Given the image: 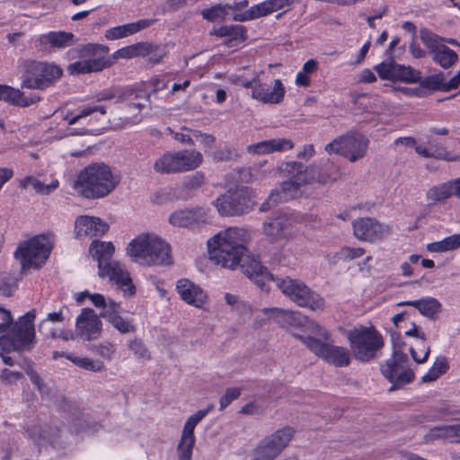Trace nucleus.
<instances>
[{
  "label": "nucleus",
  "instance_id": "obj_1",
  "mask_svg": "<svg viewBox=\"0 0 460 460\" xmlns=\"http://www.w3.org/2000/svg\"><path fill=\"white\" fill-rule=\"evenodd\" d=\"M250 240L247 230L228 227L208 241L210 260L224 268H240L261 290L269 291V282L274 275L266 267L249 255L246 243Z\"/></svg>",
  "mask_w": 460,
  "mask_h": 460
},
{
  "label": "nucleus",
  "instance_id": "obj_2",
  "mask_svg": "<svg viewBox=\"0 0 460 460\" xmlns=\"http://www.w3.org/2000/svg\"><path fill=\"white\" fill-rule=\"evenodd\" d=\"M119 182L108 164L93 163L79 172L74 188L84 198L102 199L108 196Z\"/></svg>",
  "mask_w": 460,
  "mask_h": 460
},
{
  "label": "nucleus",
  "instance_id": "obj_3",
  "mask_svg": "<svg viewBox=\"0 0 460 460\" xmlns=\"http://www.w3.org/2000/svg\"><path fill=\"white\" fill-rule=\"evenodd\" d=\"M93 258L98 261V274L101 278H108L122 290L124 296L135 294V286L129 273L114 261H111L115 248L111 242L93 241L89 248Z\"/></svg>",
  "mask_w": 460,
  "mask_h": 460
},
{
  "label": "nucleus",
  "instance_id": "obj_4",
  "mask_svg": "<svg viewBox=\"0 0 460 460\" xmlns=\"http://www.w3.org/2000/svg\"><path fill=\"white\" fill-rule=\"evenodd\" d=\"M132 261L141 265L162 266L172 262L169 244L154 234H142L127 247Z\"/></svg>",
  "mask_w": 460,
  "mask_h": 460
},
{
  "label": "nucleus",
  "instance_id": "obj_5",
  "mask_svg": "<svg viewBox=\"0 0 460 460\" xmlns=\"http://www.w3.org/2000/svg\"><path fill=\"white\" fill-rule=\"evenodd\" d=\"M149 93L142 89L111 87L98 93L95 96L97 102L114 100L115 103H122L123 109L130 112L119 118V122L115 123L117 127H123L128 124H137L142 120L141 110L145 102H149Z\"/></svg>",
  "mask_w": 460,
  "mask_h": 460
},
{
  "label": "nucleus",
  "instance_id": "obj_6",
  "mask_svg": "<svg viewBox=\"0 0 460 460\" xmlns=\"http://www.w3.org/2000/svg\"><path fill=\"white\" fill-rule=\"evenodd\" d=\"M276 287L291 301L302 307L312 310H323L324 308L323 298L312 291L303 281L289 277L279 278L275 276L273 280Z\"/></svg>",
  "mask_w": 460,
  "mask_h": 460
},
{
  "label": "nucleus",
  "instance_id": "obj_7",
  "mask_svg": "<svg viewBox=\"0 0 460 460\" xmlns=\"http://www.w3.org/2000/svg\"><path fill=\"white\" fill-rule=\"evenodd\" d=\"M347 338L354 357L360 361L374 358L384 346L382 335L374 328L360 326L349 331Z\"/></svg>",
  "mask_w": 460,
  "mask_h": 460
},
{
  "label": "nucleus",
  "instance_id": "obj_8",
  "mask_svg": "<svg viewBox=\"0 0 460 460\" xmlns=\"http://www.w3.org/2000/svg\"><path fill=\"white\" fill-rule=\"evenodd\" d=\"M34 319V310L22 316L8 332L7 339L2 340L1 350L7 352L30 350L35 338Z\"/></svg>",
  "mask_w": 460,
  "mask_h": 460
},
{
  "label": "nucleus",
  "instance_id": "obj_9",
  "mask_svg": "<svg viewBox=\"0 0 460 460\" xmlns=\"http://www.w3.org/2000/svg\"><path fill=\"white\" fill-rule=\"evenodd\" d=\"M381 372L392 384L389 388L390 392L403 387L415 378L413 370L409 367L407 354L401 350L397 343H394V351H393L391 358L381 366Z\"/></svg>",
  "mask_w": 460,
  "mask_h": 460
},
{
  "label": "nucleus",
  "instance_id": "obj_10",
  "mask_svg": "<svg viewBox=\"0 0 460 460\" xmlns=\"http://www.w3.org/2000/svg\"><path fill=\"white\" fill-rule=\"evenodd\" d=\"M368 145L369 140L363 134L349 132L327 144L324 149L329 155H340L355 163L367 155Z\"/></svg>",
  "mask_w": 460,
  "mask_h": 460
},
{
  "label": "nucleus",
  "instance_id": "obj_11",
  "mask_svg": "<svg viewBox=\"0 0 460 460\" xmlns=\"http://www.w3.org/2000/svg\"><path fill=\"white\" fill-rule=\"evenodd\" d=\"M294 337L303 342L306 348L318 358L336 367H345L350 364L349 350L341 346L323 342L312 336L294 334Z\"/></svg>",
  "mask_w": 460,
  "mask_h": 460
},
{
  "label": "nucleus",
  "instance_id": "obj_12",
  "mask_svg": "<svg viewBox=\"0 0 460 460\" xmlns=\"http://www.w3.org/2000/svg\"><path fill=\"white\" fill-rule=\"evenodd\" d=\"M22 66L24 79L22 86L29 89H44L62 74L58 66L45 62L25 60Z\"/></svg>",
  "mask_w": 460,
  "mask_h": 460
},
{
  "label": "nucleus",
  "instance_id": "obj_13",
  "mask_svg": "<svg viewBox=\"0 0 460 460\" xmlns=\"http://www.w3.org/2000/svg\"><path fill=\"white\" fill-rule=\"evenodd\" d=\"M294 429L284 427L261 439L251 453V460H275L288 446Z\"/></svg>",
  "mask_w": 460,
  "mask_h": 460
},
{
  "label": "nucleus",
  "instance_id": "obj_14",
  "mask_svg": "<svg viewBox=\"0 0 460 460\" xmlns=\"http://www.w3.org/2000/svg\"><path fill=\"white\" fill-rule=\"evenodd\" d=\"M52 244L45 235L36 236L25 242L15 252V257L21 261L22 268L39 269L49 258Z\"/></svg>",
  "mask_w": 460,
  "mask_h": 460
},
{
  "label": "nucleus",
  "instance_id": "obj_15",
  "mask_svg": "<svg viewBox=\"0 0 460 460\" xmlns=\"http://www.w3.org/2000/svg\"><path fill=\"white\" fill-rule=\"evenodd\" d=\"M420 38L429 49L433 61L441 67L447 69L458 60L456 52L445 45L444 38L434 34L426 28L420 31Z\"/></svg>",
  "mask_w": 460,
  "mask_h": 460
},
{
  "label": "nucleus",
  "instance_id": "obj_16",
  "mask_svg": "<svg viewBox=\"0 0 460 460\" xmlns=\"http://www.w3.org/2000/svg\"><path fill=\"white\" fill-rule=\"evenodd\" d=\"M109 49L101 45L88 44L82 48L81 56L90 57L69 65L68 71L72 75L98 72L112 65V61L105 57L92 58L96 52L108 53Z\"/></svg>",
  "mask_w": 460,
  "mask_h": 460
},
{
  "label": "nucleus",
  "instance_id": "obj_17",
  "mask_svg": "<svg viewBox=\"0 0 460 460\" xmlns=\"http://www.w3.org/2000/svg\"><path fill=\"white\" fill-rule=\"evenodd\" d=\"M214 205L222 216H238L247 213L252 207V201L247 190L239 189L217 198Z\"/></svg>",
  "mask_w": 460,
  "mask_h": 460
},
{
  "label": "nucleus",
  "instance_id": "obj_18",
  "mask_svg": "<svg viewBox=\"0 0 460 460\" xmlns=\"http://www.w3.org/2000/svg\"><path fill=\"white\" fill-rule=\"evenodd\" d=\"M208 213L205 207L180 208L169 216L168 221L174 227L196 230L208 223Z\"/></svg>",
  "mask_w": 460,
  "mask_h": 460
},
{
  "label": "nucleus",
  "instance_id": "obj_19",
  "mask_svg": "<svg viewBox=\"0 0 460 460\" xmlns=\"http://www.w3.org/2000/svg\"><path fill=\"white\" fill-rule=\"evenodd\" d=\"M295 219L289 213L274 214L262 225V234L271 243H281L289 239Z\"/></svg>",
  "mask_w": 460,
  "mask_h": 460
},
{
  "label": "nucleus",
  "instance_id": "obj_20",
  "mask_svg": "<svg viewBox=\"0 0 460 460\" xmlns=\"http://www.w3.org/2000/svg\"><path fill=\"white\" fill-rule=\"evenodd\" d=\"M375 70L384 80L416 83L420 79V72L410 66L397 64L392 58L376 65Z\"/></svg>",
  "mask_w": 460,
  "mask_h": 460
},
{
  "label": "nucleus",
  "instance_id": "obj_21",
  "mask_svg": "<svg viewBox=\"0 0 460 460\" xmlns=\"http://www.w3.org/2000/svg\"><path fill=\"white\" fill-rule=\"evenodd\" d=\"M354 236L364 242L374 243L389 232V226L372 217H358L352 222Z\"/></svg>",
  "mask_w": 460,
  "mask_h": 460
},
{
  "label": "nucleus",
  "instance_id": "obj_22",
  "mask_svg": "<svg viewBox=\"0 0 460 460\" xmlns=\"http://www.w3.org/2000/svg\"><path fill=\"white\" fill-rule=\"evenodd\" d=\"M102 323L93 309L84 308L75 322L76 335L83 340L92 341L100 337Z\"/></svg>",
  "mask_w": 460,
  "mask_h": 460
},
{
  "label": "nucleus",
  "instance_id": "obj_23",
  "mask_svg": "<svg viewBox=\"0 0 460 460\" xmlns=\"http://www.w3.org/2000/svg\"><path fill=\"white\" fill-rule=\"evenodd\" d=\"M123 309L120 304L109 299V305L105 311H102L100 317L105 319L114 329L121 334L133 333L137 331L132 318L122 315Z\"/></svg>",
  "mask_w": 460,
  "mask_h": 460
},
{
  "label": "nucleus",
  "instance_id": "obj_24",
  "mask_svg": "<svg viewBox=\"0 0 460 460\" xmlns=\"http://www.w3.org/2000/svg\"><path fill=\"white\" fill-rule=\"evenodd\" d=\"M285 93L286 90L280 79H274L270 84L258 80L251 96L265 104H278L283 101Z\"/></svg>",
  "mask_w": 460,
  "mask_h": 460
},
{
  "label": "nucleus",
  "instance_id": "obj_25",
  "mask_svg": "<svg viewBox=\"0 0 460 460\" xmlns=\"http://www.w3.org/2000/svg\"><path fill=\"white\" fill-rule=\"evenodd\" d=\"M108 229V224L99 217L80 216L75 220V230L79 237H99L103 235Z\"/></svg>",
  "mask_w": 460,
  "mask_h": 460
},
{
  "label": "nucleus",
  "instance_id": "obj_26",
  "mask_svg": "<svg viewBox=\"0 0 460 460\" xmlns=\"http://www.w3.org/2000/svg\"><path fill=\"white\" fill-rule=\"evenodd\" d=\"M176 288L181 298L189 305L201 308L206 302L207 294L187 279L178 280Z\"/></svg>",
  "mask_w": 460,
  "mask_h": 460
},
{
  "label": "nucleus",
  "instance_id": "obj_27",
  "mask_svg": "<svg viewBox=\"0 0 460 460\" xmlns=\"http://www.w3.org/2000/svg\"><path fill=\"white\" fill-rule=\"evenodd\" d=\"M262 312L283 328L299 327L306 321V318L298 312L283 310L278 307L264 308Z\"/></svg>",
  "mask_w": 460,
  "mask_h": 460
},
{
  "label": "nucleus",
  "instance_id": "obj_28",
  "mask_svg": "<svg viewBox=\"0 0 460 460\" xmlns=\"http://www.w3.org/2000/svg\"><path fill=\"white\" fill-rule=\"evenodd\" d=\"M40 100L37 94L24 95L19 89L6 84H0V101L6 102L19 107H28Z\"/></svg>",
  "mask_w": 460,
  "mask_h": 460
},
{
  "label": "nucleus",
  "instance_id": "obj_29",
  "mask_svg": "<svg viewBox=\"0 0 460 460\" xmlns=\"http://www.w3.org/2000/svg\"><path fill=\"white\" fill-rule=\"evenodd\" d=\"M155 22V19H143L135 22L116 26L107 30L105 32V37L110 40L122 39L150 27Z\"/></svg>",
  "mask_w": 460,
  "mask_h": 460
},
{
  "label": "nucleus",
  "instance_id": "obj_30",
  "mask_svg": "<svg viewBox=\"0 0 460 460\" xmlns=\"http://www.w3.org/2000/svg\"><path fill=\"white\" fill-rule=\"evenodd\" d=\"M427 147L415 146L418 155L425 158H436L445 161H458L459 156L447 152L443 144L438 143L436 139L428 137Z\"/></svg>",
  "mask_w": 460,
  "mask_h": 460
},
{
  "label": "nucleus",
  "instance_id": "obj_31",
  "mask_svg": "<svg viewBox=\"0 0 460 460\" xmlns=\"http://www.w3.org/2000/svg\"><path fill=\"white\" fill-rule=\"evenodd\" d=\"M398 306L411 305L416 308L420 314L429 318L436 319L442 310L440 302L431 296H427L419 300L403 301L397 304Z\"/></svg>",
  "mask_w": 460,
  "mask_h": 460
},
{
  "label": "nucleus",
  "instance_id": "obj_32",
  "mask_svg": "<svg viewBox=\"0 0 460 460\" xmlns=\"http://www.w3.org/2000/svg\"><path fill=\"white\" fill-rule=\"evenodd\" d=\"M108 106L106 104H94L84 107L75 113L70 110H63L60 111L61 119L67 122L68 125L75 124L80 119L92 115L94 112H99L102 115L107 113Z\"/></svg>",
  "mask_w": 460,
  "mask_h": 460
},
{
  "label": "nucleus",
  "instance_id": "obj_33",
  "mask_svg": "<svg viewBox=\"0 0 460 460\" xmlns=\"http://www.w3.org/2000/svg\"><path fill=\"white\" fill-rule=\"evenodd\" d=\"M180 172H189L198 168L203 162L200 152L196 150H181L176 152Z\"/></svg>",
  "mask_w": 460,
  "mask_h": 460
},
{
  "label": "nucleus",
  "instance_id": "obj_34",
  "mask_svg": "<svg viewBox=\"0 0 460 460\" xmlns=\"http://www.w3.org/2000/svg\"><path fill=\"white\" fill-rule=\"evenodd\" d=\"M179 168L176 152L163 154L154 164V170L161 174L179 173Z\"/></svg>",
  "mask_w": 460,
  "mask_h": 460
},
{
  "label": "nucleus",
  "instance_id": "obj_35",
  "mask_svg": "<svg viewBox=\"0 0 460 460\" xmlns=\"http://www.w3.org/2000/svg\"><path fill=\"white\" fill-rule=\"evenodd\" d=\"M284 177L289 180L298 181L305 180V182H311L312 178L309 177L310 172L308 168L300 162H287L279 168Z\"/></svg>",
  "mask_w": 460,
  "mask_h": 460
},
{
  "label": "nucleus",
  "instance_id": "obj_36",
  "mask_svg": "<svg viewBox=\"0 0 460 460\" xmlns=\"http://www.w3.org/2000/svg\"><path fill=\"white\" fill-rule=\"evenodd\" d=\"M293 181L288 180L282 182L280 186V192L274 194L271 193L269 199L273 200L274 202L278 201V197L279 196V200L286 201L291 199L296 198L300 193L301 186L306 184L305 180Z\"/></svg>",
  "mask_w": 460,
  "mask_h": 460
},
{
  "label": "nucleus",
  "instance_id": "obj_37",
  "mask_svg": "<svg viewBox=\"0 0 460 460\" xmlns=\"http://www.w3.org/2000/svg\"><path fill=\"white\" fill-rule=\"evenodd\" d=\"M411 329L405 332L406 336H412L417 337L421 340V350L424 351L423 357L420 358L417 354V351L415 349L411 346L409 350L411 352V358L413 360L418 363L421 364L428 360L429 353H430V348L429 346H427L424 341H426V335L423 332H420L419 326H417L414 323H411Z\"/></svg>",
  "mask_w": 460,
  "mask_h": 460
},
{
  "label": "nucleus",
  "instance_id": "obj_38",
  "mask_svg": "<svg viewBox=\"0 0 460 460\" xmlns=\"http://www.w3.org/2000/svg\"><path fill=\"white\" fill-rule=\"evenodd\" d=\"M271 13L272 11L267 0L261 4L252 6L249 10L245 11L243 13L235 14L233 17V19L237 22H245L268 15Z\"/></svg>",
  "mask_w": 460,
  "mask_h": 460
},
{
  "label": "nucleus",
  "instance_id": "obj_39",
  "mask_svg": "<svg viewBox=\"0 0 460 460\" xmlns=\"http://www.w3.org/2000/svg\"><path fill=\"white\" fill-rule=\"evenodd\" d=\"M219 37H227L229 42H242L246 39V30L243 25H226L215 31Z\"/></svg>",
  "mask_w": 460,
  "mask_h": 460
},
{
  "label": "nucleus",
  "instance_id": "obj_40",
  "mask_svg": "<svg viewBox=\"0 0 460 460\" xmlns=\"http://www.w3.org/2000/svg\"><path fill=\"white\" fill-rule=\"evenodd\" d=\"M43 38L51 47L63 49L73 44L74 34L65 31H51L44 35Z\"/></svg>",
  "mask_w": 460,
  "mask_h": 460
},
{
  "label": "nucleus",
  "instance_id": "obj_41",
  "mask_svg": "<svg viewBox=\"0 0 460 460\" xmlns=\"http://www.w3.org/2000/svg\"><path fill=\"white\" fill-rule=\"evenodd\" d=\"M66 358L70 360L78 367L95 373L106 370L104 364L99 360H93L86 357H75L74 355H66Z\"/></svg>",
  "mask_w": 460,
  "mask_h": 460
},
{
  "label": "nucleus",
  "instance_id": "obj_42",
  "mask_svg": "<svg viewBox=\"0 0 460 460\" xmlns=\"http://www.w3.org/2000/svg\"><path fill=\"white\" fill-rule=\"evenodd\" d=\"M452 181L441 183L430 188L427 192V199L433 202L441 201L454 195Z\"/></svg>",
  "mask_w": 460,
  "mask_h": 460
},
{
  "label": "nucleus",
  "instance_id": "obj_43",
  "mask_svg": "<svg viewBox=\"0 0 460 460\" xmlns=\"http://www.w3.org/2000/svg\"><path fill=\"white\" fill-rule=\"evenodd\" d=\"M26 374L29 376L31 382L36 386L42 399H52V388L46 384L40 376L31 367L25 368Z\"/></svg>",
  "mask_w": 460,
  "mask_h": 460
},
{
  "label": "nucleus",
  "instance_id": "obj_44",
  "mask_svg": "<svg viewBox=\"0 0 460 460\" xmlns=\"http://www.w3.org/2000/svg\"><path fill=\"white\" fill-rule=\"evenodd\" d=\"M365 252V249L361 247L343 246L333 255L332 262L336 263L339 261H352L363 256Z\"/></svg>",
  "mask_w": 460,
  "mask_h": 460
},
{
  "label": "nucleus",
  "instance_id": "obj_45",
  "mask_svg": "<svg viewBox=\"0 0 460 460\" xmlns=\"http://www.w3.org/2000/svg\"><path fill=\"white\" fill-rule=\"evenodd\" d=\"M228 7H230V4H218L211 8L204 9L201 12L202 17L208 22H216L217 20H225L227 15Z\"/></svg>",
  "mask_w": 460,
  "mask_h": 460
},
{
  "label": "nucleus",
  "instance_id": "obj_46",
  "mask_svg": "<svg viewBox=\"0 0 460 460\" xmlns=\"http://www.w3.org/2000/svg\"><path fill=\"white\" fill-rule=\"evenodd\" d=\"M195 440L181 438L176 447L178 460H191Z\"/></svg>",
  "mask_w": 460,
  "mask_h": 460
},
{
  "label": "nucleus",
  "instance_id": "obj_47",
  "mask_svg": "<svg viewBox=\"0 0 460 460\" xmlns=\"http://www.w3.org/2000/svg\"><path fill=\"white\" fill-rule=\"evenodd\" d=\"M445 75L443 72L427 76L422 82L421 85L432 90H442L445 87Z\"/></svg>",
  "mask_w": 460,
  "mask_h": 460
},
{
  "label": "nucleus",
  "instance_id": "obj_48",
  "mask_svg": "<svg viewBox=\"0 0 460 460\" xmlns=\"http://www.w3.org/2000/svg\"><path fill=\"white\" fill-rule=\"evenodd\" d=\"M128 347L138 358H150V353L142 340L135 338L134 340L128 341Z\"/></svg>",
  "mask_w": 460,
  "mask_h": 460
},
{
  "label": "nucleus",
  "instance_id": "obj_49",
  "mask_svg": "<svg viewBox=\"0 0 460 460\" xmlns=\"http://www.w3.org/2000/svg\"><path fill=\"white\" fill-rule=\"evenodd\" d=\"M240 387H229L226 390L225 394L220 398L219 410H225L233 401L238 399L242 394Z\"/></svg>",
  "mask_w": 460,
  "mask_h": 460
},
{
  "label": "nucleus",
  "instance_id": "obj_50",
  "mask_svg": "<svg viewBox=\"0 0 460 460\" xmlns=\"http://www.w3.org/2000/svg\"><path fill=\"white\" fill-rule=\"evenodd\" d=\"M270 154L274 152H285L294 147V143L288 138L269 139Z\"/></svg>",
  "mask_w": 460,
  "mask_h": 460
},
{
  "label": "nucleus",
  "instance_id": "obj_51",
  "mask_svg": "<svg viewBox=\"0 0 460 460\" xmlns=\"http://www.w3.org/2000/svg\"><path fill=\"white\" fill-rule=\"evenodd\" d=\"M93 350L101 358L107 360H111L113 355L115 354L116 349L114 344L109 341H103L102 343H99L98 345H95L93 348Z\"/></svg>",
  "mask_w": 460,
  "mask_h": 460
},
{
  "label": "nucleus",
  "instance_id": "obj_52",
  "mask_svg": "<svg viewBox=\"0 0 460 460\" xmlns=\"http://www.w3.org/2000/svg\"><path fill=\"white\" fill-rule=\"evenodd\" d=\"M443 434H444V440H447L450 443H459L460 442V422L451 424V425H443Z\"/></svg>",
  "mask_w": 460,
  "mask_h": 460
},
{
  "label": "nucleus",
  "instance_id": "obj_53",
  "mask_svg": "<svg viewBox=\"0 0 460 460\" xmlns=\"http://www.w3.org/2000/svg\"><path fill=\"white\" fill-rule=\"evenodd\" d=\"M183 129L190 131L192 133V138H195L197 141H199L207 147L212 146L216 141L215 137L212 135L202 133L199 130H190L185 127L183 128Z\"/></svg>",
  "mask_w": 460,
  "mask_h": 460
},
{
  "label": "nucleus",
  "instance_id": "obj_54",
  "mask_svg": "<svg viewBox=\"0 0 460 460\" xmlns=\"http://www.w3.org/2000/svg\"><path fill=\"white\" fill-rule=\"evenodd\" d=\"M236 156L235 150L230 147H224L215 151L212 157L215 161H229Z\"/></svg>",
  "mask_w": 460,
  "mask_h": 460
},
{
  "label": "nucleus",
  "instance_id": "obj_55",
  "mask_svg": "<svg viewBox=\"0 0 460 460\" xmlns=\"http://www.w3.org/2000/svg\"><path fill=\"white\" fill-rule=\"evenodd\" d=\"M247 152L254 155H269L270 154L268 140L261 141L247 146Z\"/></svg>",
  "mask_w": 460,
  "mask_h": 460
},
{
  "label": "nucleus",
  "instance_id": "obj_56",
  "mask_svg": "<svg viewBox=\"0 0 460 460\" xmlns=\"http://www.w3.org/2000/svg\"><path fill=\"white\" fill-rule=\"evenodd\" d=\"M136 50L134 44L121 48L114 52L112 58L113 59H119V58H136Z\"/></svg>",
  "mask_w": 460,
  "mask_h": 460
},
{
  "label": "nucleus",
  "instance_id": "obj_57",
  "mask_svg": "<svg viewBox=\"0 0 460 460\" xmlns=\"http://www.w3.org/2000/svg\"><path fill=\"white\" fill-rule=\"evenodd\" d=\"M22 376L21 372L12 371L8 368H4L0 374V381L9 385L13 382L19 380Z\"/></svg>",
  "mask_w": 460,
  "mask_h": 460
},
{
  "label": "nucleus",
  "instance_id": "obj_58",
  "mask_svg": "<svg viewBox=\"0 0 460 460\" xmlns=\"http://www.w3.org/2000/svg\"><path fill=\"white\" fill-rule=\"evenodd\" d=\"M197 424L198 423L190 416L184 424L181 438L184 439L195 440L194 429Z\"/></svg>",
  "mask_w": 460,
  "mask_h": 460
},
{
  "label": "nucleus",
  "instance_id": "obj_59",
  "mask_svg": "<svg viewBox=\"0 0 460 460\" xmlns=\"http://www.w3.org/2000/svg\"><path fill=\"white\" fill-rule=\"evenodd\" d=\"M155 43L137 42L134 44L137 57H146L152 53Z\"/></svg>",
  "mask_w": 460,
  "mask_h": 460
},
{
  "label": "nucleus",
  "instance_id": "obj_60",
  "mask_svg": "<svg viewBox=\"0 0 460 460\" xmlns=\"http://www.w3.org/2000/svg\"><path fill=\"white\" fill-rule=\"evenodd\" d=\"M423 439L425 443L432 442L437 439H444L443 426H438L433 429H430L424 435Z\"/></svg>",
  "mask_w": 460,
  "mask_h": 460
},
{
  "label": "nucleus",
  "instance_id": "obj_61",
  "mask_svg": "<svg viewBox=\"0 0 460 460\" xmlns=\"http://www.w3.org/2000/svg\"><path fill=\"white\" fill-rule=\"evenodd\" d=\"M166 55L165 49L160 45L155 44L152 53L150 56L149 61L153 64L159 63Z\"/></svg>",
  "mask_w": 460,
  "mask_h": 460
},
{
  "label": "nucleus",
  "instance_id": "obj_62",
  "mask_svg": "<svg viewBox=\"0 0 460 460\" xmlns=\"http://www.w3.org/2000/svg\"><path fill=\"white\" fill-rule=\"evenodd\" d=\"M263 409L255 402L247 403L239 411V413L244 415H261Z\"/></svg>",
  "mask_w": 460,
  "mask_h": 460
},
{
  "label": "nucleus",
  "instance_id": "obj_63",
  "mask_svg": "<svg viewBox=\"0 0 460 460\" xmlns=\"http://www.w3.org/2000/svg\"><path fill=\"white\" fill-rule=\"evenodd\" d=\"M184 183L189 189H198L204 183V175L201 172H196Z\"/></svg>",
  "mask_w": 460,
  "mask_h": 460
},
{
  "label": "nucleus",
  "instance_id": "obj_64",
  "mask_svg": "<svg viewBox=\"0 0 460 460\" xmlns=\"http://www.w3.org/2000/svg\"><path fill=\"white\" fill-rule=\"evenodd\" d=\"M187 4L186 0H167L164 6V12H175L182 7H184Z\"/></svg>",
  "mask_w": 460,
  "mask_h": 460
}]
</instances>
